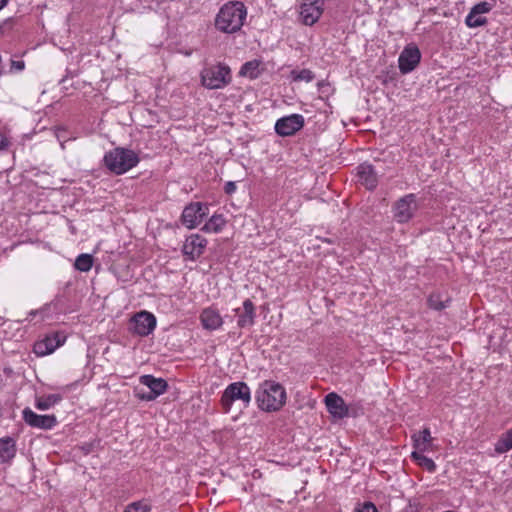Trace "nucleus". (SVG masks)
I'll return each instance as SVG.
<instances>
[{
	"mask_svg": "<svg viewBox=\"0 0 512 512\" xmlns=\"http://www.w3.org/2000/svg\"><path fill=\"white\" fill-rule=\"evenodd\" d=\"M247 17L243 2L228 1L223 4L214 19L215 29L224 34H235L241 30Z\"/></svg>",
	"mask_w": 512,
	"mask_h": 512,
	"instance_id": "f257e3e1",
	"label": "nucleus"
},
{
	"mask_svg": "<svg viewBox=\"0 0 512 512\" xmlns=\"http://www.w3.org/2000/svg\"><path fill=\"white\" fill-rule=\"evenodd\" d=\"M286 391L280 384L272 380H265L256 392V402L260 410L275 412L286 403Z\"/></svg>",
	"mask_w": 512,
	"mask_h": 512,
	"instance_id": "f03ea898",
	"label": "nucleus"
},
{
	"mask_svg": "<svg viewBox=\"0 0 512 512\" xmlns=\"http://www.w3.org/2000/svg\"><path fill=\"white\" fill-rule=\"evenodd\" d=\"M105 167L115 175H123L140 162L138 154L128 148L116 147L105 153L103 157Z\"/></svg>",
	"mask_w": 512,
	"mask_h": 512,
	"instance_id": "7ed1b4c3",
	"label": "nucleus"
},
{
	"mask_svg": "<svg viewBox=\"0 0 512 512\" xmlns=\"http://www.w3.org/2000/svg\"><path fill=\"white\" fill-rule=\"evenodd\" d=\"M201 84L210 90L222 89L232 81L230 67L222 62L205 66L200 73Z\"/></svg>",
	"mask_w": 512,
	"mask_h": 512,
	"instance_id": "20e7f679",
	"label": "nucleus"
},
{
	"mask_svg": "<svg viewBox=\"0 0 512 512\" xmlns=\"http://www.w3.org/2000/svg\"><path fill=\"white\" fill-rule=\"evenodd\" d=\"M252 400L251 389L246 382L237 381L230 383L222 393L220 403L224 413H229L232 405L240 401L244 408L249 407Z\"/></svg>",
	"mask_w": 512,
	"mask_h": 512,
	"instance_id": "39448f33",
	"label": "nucleus"
},
{
	"mask_svg": "<svg viewBox=\"0 0 512 512\" xmlns=\"http://www.w3.org/2000/svg\"><path fill=\"white\" fill-rule=\"evenodd\" d=\"M157 319L155 315L142 310L133 315L129 322V331L137 336L146 337L153 333L156 328Z\"/></svg>",
	"mask_w": 512,
	"mask_h": 512,
	"instance_id": "423d86ee",
	"label": "nucleus"
},
{
	"mask_svg": "<svg viewBox=\"0 0 512 512\" xmlns=\"http://www.w3.org/2000/svg\"><path fill=\"white\" fill-rule=\"evenodd\" d=\"M209 214V207L202 202L188 204L181 214V222L188 229L198 227Z\"/></svg>",
	"mask_w": 512,
	"mask_h": 512,
	"instance_id": "0eeeda50",
	"label": "nucleus"
},
{
	"mask_svg": "<svg viewBox=\"0 0 512 512\" xmlns=\"http://www.w3.org/2000/svg\"><path fill=\"white\" fill-rule=\"evenodd\" d=\"M417 210L415 194H407L398 199L393 207L394 218L398 223H407Z\"/></svg>",
	"mask_w": 512,
	"mask_h": 512,
	"instance_id": "6e6552de",
	"label": "nucleus"
},
{
	"mask_svg": "<svg viewBox=\"0 0 512 512\" xmlns=\"http://www.w3.org/2000/svg\"><path fill=\"white\" fill-rule=\"evenodd\" d=\"M305 119L301 114H291L278 119L275 132L282 137L292 136L304 127Z\"/></svg>",
	"mask_w": 512,
	"mask_h": 512,
	"instance_id": "1a4fd4ad",
	"label": "nucleus"
},
{
	"mask_svg": "<svg viewBox=\"0 0 512 512\" xmlns=\"http://www.w3.org/2000/svg\"><path fill=\"white\" fill-rule=\"evenodd\" d=\"M421 52L415 44L404 47L398 58V67L402 74L412 72L420 63Z\"/></svg>",
	"mask_w": 512,
	"mask_h": 512,
	"instance_id": "9d476101",
	"label": "nucleus"
},
{
	"mask_svg": "<svg viewBox=\"0 0 512 512\" xmlns=\"http://www.w3.org/2000/svg\"><path fill=\"white\" fill-rule=\"evenodd\" d=\"M324 11V0H302L300 6V18L307 26L314 25Z\"/></svg>",
	"mask_w": 512,
	"mask_h": 512,
	"instance_id": "9b49d317",
	"label": "nucleus"
},
{
	"mask_svg": "<svg viewBox=\"0 0 512 512\" xmlns=\"http://www.w3.org/2000/svg\"><path fill=\"white\" fill-rule=\"evenodd\" d=\"M207 243L202 235L191 234L184 241L182 253L188 260L195 261L204 253Z\"/></svg>",
	"mask_w": 512,
	"mask_h": 512,
	"instance_id": "f8f14e48",
	"label": "nucleus"
},
{
	"mask_svg": "<svg viewBox=\"0 0 512 512\" xmlns=\"http://www.w3.org/2000/svg\"><path fill=\"white\" fill-rule=\"evenodd\" d=\"M22 417L25 423L33 428L51 430L57 425L55 415H39L28 407L22 411Z\"/></svg>",
	"mask_w": 512,
	"mask_h": 512,
	"instance_id": "ddd939ff",
	"label": "nucleus"
},
{
	"mask_svg": "<svg viewBox=\"0 0 512 512\" xmlns=\"http://www.w3.org/2000/svg\"><path fill=\"white\" fill-rule=\"evenodd\" d=\"M199 320L202 328L207 331L219 330L224 324V319L215 306H209L202 309L199 315Z\"/></svg>",
	"mask_w": 512,
	"mask_h": 512,
	"instance_id": "4468645a",
	"label": "nucleus"
},
{
	"mask_svg": "<svg viewBox=\"0 0 512 512\" xmlns=\"http://www.w3.org/2000/svg\"><path fill=\"white\" fill-rule=\"evenodd\" d=\"M238 316L237 327L240 329L250 328L255 324L256 319V307L250 299H245L241 308H235L233 310Z\"/></svg>",
	"mask_w": 512,
	"mask_h": 512,
	"instance_id": "2eb2a0df",
	"label": "nucleus"
},
{
	"mask_svg": "<svg viewBox=\"0 0 512 512\" xmlns=\"http://www.w3.org/2000/svg\"><path fill=\"white\" fill-rule=\"evenodd\" d=\"M65 338L59 333L47 335L44 339L34 344L33 351L38 356H46L53 353L64 342Z\"/></svg>",
	"mask_w": 512,
	"mask_h": 512,
	"instance_id": "dca6fc26",
	"label": "nucleus"
},
{
	"mask_svg": "<svg viewBox=\"0 0 512 512\" xmlns=\"http://www.w3.org/2000/svg\"><path fill=\"white\" fill-rule=\"evenodd\" d=\"M358 181L368 190H373L378 184V175L374 167L367 163H361L357 166Z\"/></svg>",
	"mask_w": 512,
	"mask_h": 512,
	"instance_id": "f3484780",
	"label": "nucleus"
},
{
	"mask_svg": "<svg viewBox=\"0 0 512 512\" xmlns=\"http://www.w3.org/2000/svg\"><path fill=\"white\" fill-rule=\"evenodd\" d=\"M328 412L335 418L342 419L348 416V407L342 397L332 392L325 396Z\"/></svg>",
	"mask_w": 512,
	"mask_h": 512,
	"instance_id": "a211bd4d",
	"label": "nucleus"
},
{
	"mask_svg": "<svg viewBox=\"0 0 512 512\" xmlns=\"http://www.w3.org/2000/svg\"><path fill=\"white\" fill-rule=\"evenodd\" d=\"M17 453L16 440L5 436L0 438V464H10Z\"/></svg>",
	"mask_w": 512,
	"mask_h": 512,
	"instance_id": "6ab92c4d",
	"label": "nucleus"
},
{
	"mask_svg": "<svg viewBox=\"0 0 512 512\" xmlns=\"http://www.w3.org/2000/svg\"><path fill=\"white\" fill-rule=\"evenodd\" d=\"M140 383L146 386L149 391L158 398L167 391L168 383L163 378H156L153 375H143L140 377Z\"/></svg>",
	"mask_w": 512,
	"mask_h": 512,
	"instance_id": "aec40b11",
	"label": "nucleus"
},
{
	"mask_svg": "<svg viewBox=\"0 0 512 512\" xmlns=\"http://www.w3.org/2000/svg\"><path fill=\"white\" fill-rule=\"evenodd\" d=\"M411 439L413 441L414 451H428L433 440L430 429L427 427L418 433H414Z\"/></svg>",
	"mask_w": 512,
	"mask_h": 512,
	"instance_id": "412c9836",
	"label": "nucleus"
},
{
	"mask_svg": "<svg viewBox=\"0 0 512 512\" xmlns=\"http://www.w3.org/2000/svg\"><path fill=\"white\" fill-rule=\"evenodd\" d=\"M226 225V220L222 214H213L201 228L206 233H219Z\"/></svg>",
	"mask_w": 512,
	"mask_h": 512,
	"instance_id": "4be33fe9",
	"label": "nucleus"
},
{
	"mask_svg": "<svg viewBox=\"0 0 512 512\" xmlns=\"http://www.w3.org/2000/svg\"><path fill=\"white\" fill-rule=\"evenodd\" d=\"M425 451H413L411 453V458L415 461L419 466L426 469L428 472L433 473L436 471L437 466L433 459L424 455Z\"/></svg>",
	"mask_w": 512,
	"mask_h": 512,
	"instance_id": "5701e85b",
	"label": "nucleus"
},
{
	"mask_svg": "<svg viewBox=\"0 0 512 512\" xmlns=\"http://www.w3.org/2000/svg\"><path fill=\"white\" fill-rule=\"evenodd\" d=\"M450 298L448 296H445L443 298V295L439 292L431 293L427 299V304L429 308L441 311L449 306Z\"/></svg>",
	"mask_w": 512,
	"mask_h": 512,
	"instance_id": "b1692460",
	"label": "nucleus"
},
{
	"mask_svg": "<svg viewBox=\"0 0 512 512\" xmlns=\"http://www.w3.org/2000/svg\"><path fill=\"white\" fill-rule=\"evenodd\" d=\"M62 400V396L60 394H49L43 397H38L35 400V407L38 410H48L54 405L58 404Z\"/></svg>",
	"mask_w": 512,
	"mask_h": 512,
	"instance_id": "393cba45",
	"label": "nucleus"
},
{
	"mask_svg": "<svg viewBox=\"0 0 512 512\" xmlns=\"http://www.w3.org/2000/svg\"><path fill=\"white\" fill-rule=\"evenodd\" d=\"M260 64L259 60L248 61L242 65L239 74L250 79H256L260 75Z\"/></svg>",
	"mask_w": 512,
	"mask_h": 512,
	"instance_id": "a878e982",
	"label": "nucleus"
},
{
	"mask_svg": "<svg viewBox=\"0 0 512 512\" xmlns=\"http://www.w3.org/2000/svg\"><path fill=\"white\" fill-rule=\"evenodd\" d=\"M494 449L498 454L506 453L512 449V428L500 436Z\"/></svg>",
	"mask_w": 512,
	"mask_h": 512,
	"instance_id": "bb28decb",
	"label": "nucleus"
},
{
	"mask_svg": "<svg viewBox=\"0 0 512 512\" xmlns=\"http://www.w3.org/2000/svg\"><path fill=\"white\" fill-rule=\"evenodd\" d=\"M93 256L91 254L83 253L77 256L74 267L80 272H88L93 266Z\"/></svg>",
	"mask_w": 512,
	"mask_h": 512,
	"instance_id": "cd10ccee",
	"label": "nucleus"
},
{
	"mask_svg": "<svg viewBox=\"0 0 512 512\" xmlns=\"http://www.w3.org/2000/svg\"><path fill=\"white\" fill-rule=\"evenodd\" d=\"M465 24L469 28L481 27L487 24V18L481 14H474L472 11H470L465 18Z\"/></svg>",
	"mask_w": 512,
	"mask_h": 512,
	"instance_id": "c85d7f7f",
	"label": "nucleus"
},
{
	"mask_svg": "<svg viewBox=\"0 0 512 512\" xmlns=\"http://www.w3.org/2000/svg\"><path fill=\"white\" fill-rule=\"evenodd\" d=\"M290 77L293 81L300 82H311L315 75L314 73L309 69H302V70H292L290 73Z\"/></svg>",
	"mask_w": 512,
	"mask_h": 512,
	"instance_id": "c756f323",
	"label": "nucleus"
},
{
	"mask_svg": "<svg viewBox=\"0 0 512 512\" xmlns=\"http://www.w3.org/2000/svg\"><path fill=\"white\" fill-rule=\"evenodd\" d=\"M493 9V4L489 2H480L475 4L470 11H472L474 14H486L489 13Z\"/></svg>",
	"mask_w": 512,
	"mask_h": 512,
	"instance_id": "7c9ffc66",
	"label": "nucleus"
},
{
	"mask_svg": "<svg viewBox=\"0 0 512 512\" xmlns=\"http://www.w3.org/2000/svg\"><path fill=\"white\" fill-rule=\"evenodd\" d=\"M124 511H129V512H149L150 511V507L148 505L143 504L140 501H137V502L130 503L125 508Z\"/></svg>",
	"mask_w": 512,
	"mask_h": 512,
	"instance_id": "2f4dec72",
	"label": "nucleus"
},
{
	"mask_svg": "<svg viewBox=\"0 0 512 512\" xmlns=\"http://www.w3.org/2000/svg\"><path fill=\"white\" fill-rule=\"evenodd\" d=\"M135 395L139 400L147 402L154 401L156 399V396H154L149 390H137Z\"/></svg>",
	"mask_w": 512,
	"mask_h": 512,
	"instance_id": "473e14b6",
	"label": "nucleus"
},
{
	"mask_svg": "<svg viewBox=\"0 0 512 512\" xmlns=\"http://www.w3.org/2000/svg\"><path fill=\"white\" fill-rule=\"evenodd\" d=\"M25 69V62L23 60H11L10 73L21 72Z\"/></svg>",
	"mask_w": 512,
	"mask_h": 512,
	"instance_id": "72a5a7b5",
	"label": "nucleus"
},
{
	"mask_svg": "<svg viewBox=\"0 0 512 512\" xmlns=\"http://www.w3.org/2000/svg\"><path fill=\"white\" fill-rule=\"evenodd\" d=\"M354 512H378L377 507L372 502H365Z\"/></svg>",
	"mask_w": 512,
	"mask_h": 512,
	"instance_id": "f704fd0d",
	"label": "nucleus"
},
{
	"mask_svg": "<svg viewBox=\"0 0 512 512\" xmlns=\"http://www.w3.org/2000/svg\"><path fill=\"white\" fill-rule=\"evenodd\" d=\"M236 189H237V185H236V182H234V181H228L224 185V192L227 195H232L233 193H235Z\"/></svg>",
	"mask_w": 512,
	"mask_h": 512,
	"instance_id": "c9c22d12",
	"label": "nucleus"
},
{
	"mask_svg": "<svg viewBox=\"0 0 512 512\" xmlns=\"http://www.w3.org/2000/svg\"><path fill=\"white\" fill-rule=\"evenodd\" d=\"M8 146L7 138L0 133V150L5 149Z\"/></svg>",
	"mask_w": 512,
	"mask_h": 512,
	"instance_id": "e433bc0d",
	"label": "nucleus"
},
{
	"mask_svg": "<svg viewBox=\"0 0 512 512\" xmlns=\"http://www.w3.org/2000/svg\"><path fill=\"white\" fill-rule=\"evenodd\" d=\"M9 0H0V11L8 4Z\"/></svg>",
	"mask_w": 512,
	"mask_h": 512,
	"instance_id": "4c0bfd02",
	"label": "nucleus"
},
{
	"mask_svg": "<svg viewBox=\"0 0 512 512\" xmlns=\"http://www.w3.org/2000/svg\"><path fill=\"white\" fill-rule=\"evenodd\" d=\"M37 313H38V311H37V310H31V311L29 312V316H30V317H34Z\"/></svg>",
	"mask_w": 512,
	"mask_h": 512,
	"instance_id": "58836bf2",
	"label": "nucleus"
},
{
	"mask_svg": "<svg viewBox=\"0 0 512 512\" xmlns=\"http://www.w3.org/2000/svg\"><path fill=\"white\" fill-rule=\"evenodd\" d=\"M84 450H85V453H89L90 452V448H88V447H85Z\"/></svg>",
	"mask_w": 512,
	"mask_h": 512,
	"instance_id": "ea45409f",
	"label": "nucleus"
},
{
	"mask_svg": "<svg viewBox=\"0 0 512 512\" xmlns=\"http://www.w3.org/2000/svg\"><path fill=\"white\" fill-rule=\"evenodd\" d=\"M324 241H325V242H327V243H329V244H330V243H332V241H331V240H329V238H326Z\"/></svg>",
	"mask_w": 512,
	"mask_h": 512,
	"instance_id": "a19ab883",
	"label": "nucleus"
},
{
	"mask_svg": "<svg viewBox=\"0 0 512 512\" xmlns=\"http://www.w3.org/2000/svg\"><path fill=\"white\" fill-rule=\"evenodd\" d=\"M66 78H67V76H65L63 79H61L60 82H64Z\"/></svg>",
	"mask_w": 512,
	"mask_h": 512,
	"instance_id": "79ce46f5",
	"label": "nucleus"
},
{
	"mask_svg": "<svg viewBox=\"0 0 512 512\" xmlns=\"http://www.w3.org/2000/svg\"><path fill=\"white\" fill-rule=\"evenodd\" d=\"M124 512H129V511H124Z\"/></svg>",
	"mask_w": 512,
	"mask_h": 512,
	"instance_id": "37998d69",
	"label": "nucleus"
}]
</instances>
